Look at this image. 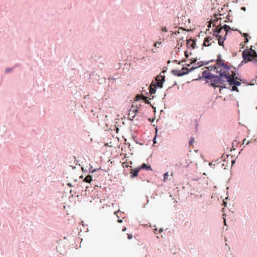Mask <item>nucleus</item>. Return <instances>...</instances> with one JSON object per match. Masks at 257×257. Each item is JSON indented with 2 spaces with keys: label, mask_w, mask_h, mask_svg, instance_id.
<instances>
[{
  "label": "nucleus",
  "mask_w": 257,
  "mask_h": 257,
  "mask_svg": "<svg viewBox=\"0 0 257 257\" xmlns=\"http://www.w3.org/2000/svg\"><path fill=\"white\" fill-rule=\"evenodd\" d=\"M206 43L207 42H205V41H204V42L203 43V46H204V47H207V46H209L210 45H211V44H206Z\"/></svg>",
  "instance_id": "28"
},
{
  "label": "nucleus",
  "mask_w": 257,
  "mask_h": 257,
  "mask_svg": "<svg viewBox=\"0 0 257 257\" xmlns=\"http://www.w3.org/2000/svg\"><path fill=\"white\" fill-rule=\"evenodd\" d=\"M162 31L164 32H167V28L166 27L162 28Z\"/></svg>",
  "instance_id": "33"
},
{
  "label": "nucleus",
  "mask_w": 257,
  "mask_h": 257,
  "mask_svg": "<svg viewBox=\"0 0 257 257\" xmlns=\"http://www.w3.org/2000/svg\"><path fill=\"white\" fill-rule=\"evenodd\" d=\"M188 68L187 67H183L181 69V72L186 71H187Z\"/></svg>",
  "instance_id": "29"
},
{
  "label": "nucleus",
  "mask_w": 257,
  "mask_h": 257,
  "mask_svg": "<svg viewBox=\"0 0 257 257\" xmlns=\"http://www.w3.org/2000/svg\"><path fill=\"white\" fill-rule=\"evenodd\" d=\"M156 80L157 81V83H154L153 82H152L149 88V92H145V91H143V92L145 93L146 95L150 94V96H151L152 94H155L156 92V87H163V83L165 81V76L161 75L158 76L156 78Z\"/></svg>",
  "instance_id": "2"
},
{
  "label": "nucleus",
  "mask_w": 257,
  "mask_h": 257,
  "mask_svg": "<svg viewBox=\"0 0 257 257\" xmlns=\"http://www.w3.org/2000/svg\"><path fill=\"white\" fill-rule=\"evenodd\" d=\"M166 71H167V70H163V71H162V73H166Z\"/></svg>",
  "instance_id": "41"
},
{
  "label": "nucleus",
  "mask_w": 257,
  "mask_h": 257,
  "mask_svg": "<svg viewBox=\"0 0 257 257\" xmlns=\"http://www.w3.org/2000/svg\"><path fill=\"white\" fill-rule=\"evenodd\" d=\"M243 36L244 37H245V38H246V37L248 36V34H247V33H243Z\"/></svg>",
  "instance_id": "36"
},
{
  "label": "nucleus",
  "mask_w": 257,
  "mask_h": 257,
  "mask_svg": "<svg viewBox=\"0 0 257 257\" xmlns=\"http://www.w3.org/2000/svg\"><path fill=\"white\" fill-rule=\"evenodd\" d=\"M70 192L71 193L72 192V190H70Z\"/></svg>",
  "instance_id": "61"
},
{
  "label": "nucleus",
  "mask_w": 257,
  "mask_h": 257,
  "mask_svg": "<svg viewBox=\"0 0 257 257\" xmlns=\"http://www.w3.org/2000/svg\"><path fill=\"white\" fill-rule=\"evenodd\" d=\"M149 120L151 121H152V122L154 121V120L151 119L150 118H149Z\"/></svg>",
  "instance_id": "53"
},
{
  "label": "nucleus",
  "mask_w": 257,
  "mask_h": 257,
  "mask_svg": "<svg viewBox=\"0 0 257 257\" xmlns=\"http://www.w3.org/2000/svg\"><path fill=\"white\" fill-rule=\"evenodd\" d=\"M68 185L70 187H72L71 184L70 183H68Z\"/></svg>",
  "instance_id": "45"
},
{
  "label": "nucleus",
  "mask_w": 257,
  "mask_h": 257,
  "mask_svg": "<svg viewBox=\"0 0 257 257\" xmlns=\"http://www.w3.org/2000/svg\"><path fill=\"white\" fill-rule=\"evenodd\" d=\"M139 171L140 170L138 167L135 168L134 170H132L131 172V178H134L135 177H137L138 175Z\"/></svg>",
  "instance_id": "10"
},
{
  "label": "nucleus",
  "mask_w": 257,
  "mask_h": 257,
  "mask_svg": "<svg viewBox=\"0 0 257 257\" xmlns=\"http://www.w3.org/2000/svg\"><path fill=\"white\" fill-rule=\"evenodd\" d=\"M149 120L151 121H152V122L154 121V120L151 119L150 118H149Z\"/></svg>",
  "instance_id": "50"
},
{
  "label": "nucleus",
  "mask_w": 257,
  "mask_h": 257,
  "mask_svg": "<svg viewBox=\"0 0 257 257\" xmlns=\"http://www.w3.org/2000/svg\"><path fill=\"white\" fill-rule=\"evenodd\" d=\"M149 120L151 121H152V122L154 121V120L151 119L150 118H149Z\"/></svg>",
  "instance_id": "51"
},
{
  "label": "nucleus",
  "mask_w": 257,
  "mask_h": 257,
  "mask_svg": "<svg viewBox=\"0 0 257 257\" xmlns=\"http://www.w3.org/2000/svg\"><path fill=\"white\" fill-rule=\"evenodd\" d=\"M166 96V94H165L164 95V98H163V100H164V99H165V97Z\"/></svg>",
  "instance_id": "49"
},
{
  "label": "nucleus",
  "mask_w": 257,
  "mask_h": 257,
  "mask_svg": "<svg viewBox=\"0 0 257 257\" xmlns=\"http://www.w3.org/2000/svg\"><path fill=\"white\" fill-rule=\"evenodd\" d=\"M248 42V39L247 38H245L244 39V43H246Z\"/></svg>",
  "instance_id": "35"
},
{
  "label": "nucleus",
  "mask_w": 257,
  "mask_h": 257,
  "mask_svg": "<svg viewBox=\"0 0 257 257\" xmlns=\"http://www.w3.org/2000/svg\"><path fill=\"white\" fill-rule=\"evenodd\" d=\"M154 97H155L154 96H153L151 99L154 98Z\"/></svg>",
  "instance_id": "56"
},
{
  "label": "nucleus",
  "mask_w": 257,
  "mask_h": 257,
  "mask_svg": "<svg viewBox=\"0 0 257 257\" xmlns=\"http://www.w3.org/2000/svg\"><path fill=\"white\" fill-rule=\"evenodd\" d=\"M127 238H128V239H131L133 238V235L132 234H127Z\"/></svg>",
  "instance_id": "30"
},
{
  "label": "nucleus",
  "mask_w": 257,
  "mask_h": 257,
  "mask_svg": "<svg viewBox=\"0 0 257 257\" xmlns=\"http://www.w3.org/2000/svg\"><path fill=\"white\" fill-rule=\"evenodd\" d=\"M206 68L209 70L214 71L218 68L217 67V65H216V66L214 65V66H208V67H206Z\"/></svg>",
  "instance_id": "17"
},
{
  "label": "nucleus",
  "mask_w": 257,
  "mask_h": 257,
  "mask_svg": "<svg viewBox=\"0 0 257 257\" xmlns=\"http://www.w3.org/2000/svg\"><path fill=\"white\" fill-rule=\"evenodd\" d=\"M176 85V82H175V83H174V85Z\"/></svg>",
  "instance_id": "62"
},
{
  "label": "nucleus",
  "mask_w": 257,
  "mask_h": 257,
  "mask_svg": "<svg viewBox=\"0 0 257 257\" xmlns=\"http://www.w3.org/2000/svg\"><path fill=\"white\" fill-rule=\"evenodd\" d=\"M245 140H246V139H244V140H243V142H244L245 141Z\"/></svg>",
  "instance_id": "59"
},
{
  "label": "nucleus",
  "mask_w": 257,
  "mask_h": 257,
  "mask_svg": "<svg viewBox=\"0 0 257 257\" xmlns=\"http://www.w3.org/2000/svg\"><path fill=\"white\" fill-rule=\"evenodd\" d=\"M200 78H201L200 77L199 78L195 79H194L193 80H194V81H198V80H199Z\"/></svg>",
  "instance_id": "42"
},
{
  "label": "nucleus",
  "mask_w": 257,
  "mask_h": 257,
  "mask_svg": "<svg viewBox=\"0 0 257 257\" xmlns=\"http://www.w3.org/2000/svg\"><path fill=\"white\" fill-rule=\"evenodd\" d=\"M171 32V35L172 36H173L174 35V32Z\"/></svg>",
  "instance_id": "43"
},
{
  "label": "nucleus",
  "mask_w": 257,
  "mask_h": 257,
  "mask_svg": "<svg viewBox=\"0 0 257 257\" xmlns=\"http://www.w3.org/2000/svg\"><path fill=\"white\" fill-rule=\"evenodd\" d=\"M139 170H152L151 166L150 165H147L146 163H143L141 166L138 167Z\"/></svg>",
  "instance_id": "9"
},
{
  "label": "nucleus",
  "mask_w": 257,
  "mask_h": 257,
  "mask_svg": "<svg viewBox=\"0 0 257 257\" xmlns=\"http://www.w3.org/2000/svg\"><path fill=\"white\" fill-rule=\"evenodd\" d=\"M241 10H242L243 11H245V7H242L241 8Z\"/></svg>",
  "instance_id": "44"
},
{
  "label": "nucleus",
  "mask_w": 257,
  "mask_h": 257,
  "mask_svg": "<svg viewBox=\"0 0 257 257\" xmlns=\"http://www.w3.org/2000/svg\"><path fill=\"white\" fill-rule=\"evenodd\" d=\"M242 56L243 60L241 61V64L251 61L254 64L257 65V53L255 50L252 49L244 50Z\"/></svg>",
  "instance_id": "3"
},
{
  "label": "nucleus",
  "mask_w": 257,
  "mask_h": 257,
  "mask_svg": "<svg viewBox=\"0 0 257 257\" xmlns=\"http://www.w3.org/2000/svg\"><path fill=\"white\" fill-rule=\"evenodd\" d=\"M185 56L186 58H188V57H189V55H188L187 51L185 52Z\"/></svg>",
  "instance_id": "34"
},
{
  "label": "nucleus",
  "mask_w": 257,
  "mask_h": 257,
  "mask_svg": "<svg viewBox=\"0 0 257 257\" xmlns=\"http://www.w3.org/2000/svg\"><path fill=\"white\" fill-rule=\"evenodd\" d=\"M184 62V61H180V62H179V64H181V63H182V62Z\"/></svg>",
  "instance_id": "48"
},
{
  "label": "nucleus",
  "mask_w": 257,
  "mask_h": 257,
  "mask_svg": "<svg viewBox=\"0 0 257 257\" xmlns=\"http://www.w3.org/2000/svg\"><path fill=\"white\" fill-rule=\"evenodd\" d=\"M168 177V172H166L164 175V181H166Z\"/></svg>",
  "instance_id": "25"
},
{
  "label": "nucleus",
  "mask_w": 257,
  "mask_h": 257,
  "mask_svg": "<svg viewBox=\"0 0 257 257\" xmlns=\"http://www.w3.org/2000/svg\"><path fill=\"white\" fill-rule=\"evenodd\" d=\"M82 171H83V172H84V171H85V170H84V168H83V167H82Z\"/></svg>",
  "instance_id": "47"
},
{
  "label": "nucleus",
  "mask_w": 257,
  "mask_h": 257,
  "mask_svg": "<svg viewBox=\"0 0 257 257\" xmlns=\"http://www.w3.org/2000/svg\"><path fill=\"white\" fill-rule=\"evenodd\" d=\"M222 29H223L226 31V34L229 32V31L230 30H231V28L229 26H228V25H227L226 24L224 25V26H223Z\"/></svg>",
  "instance_id": "19"
},
{
  "label": "nucleus",
  "mask_w": 257,
  "mask_h": 257,
  "mask_svg": "<svg viewBox=\"0 0 257 257\" xmlns=\"http://www.w3.org/2000/svg\"><path fill=\"white\" fill-rule=\"evenodd\" d=\"M249 142H250L249 141H248V142H247V143H246V145H248V144H249Z\"/></svg>",
  "instance_id": "54"
},
{
  "label": "nucleus",
  "mask_w": 257,
  "mask_h": 257,
  "mask_svg": "<svg viewBox=\"0 0 257 257\" xmlns=\"http://www.w3.org/2000/svg\"><path fill=\"white\" fill-rule=\"evenodd\" d=\"M217 67L218 68H222V69H221L220 70H222V71H225L226 73H227V72L228 71H229L230 69V66L228 65L227 64H225L224 63V61L223 62H221V64H220L219 65L217 66Z\"/></svg>",
  "instance_id": "6"
},
{
  "label": "nucleus",
  "mask_w": 257,
  "mask_h": 257,
  "mask_svg": "<svg viewBox=\"0 0 257 257\" xmlns=\"http://www.w3.org/2000/svg\"><path fill=\"white\" fill-rule=\"evenodd\" d=\"M231 90L232 91H238V89L237 88V87H236V86H232Z\"/></svg>",
  "instance_id": "26"
},
{
  "label": "nucleus",
  "mask_w": 257,
  "mask_h": 257,
  "mask_svg": "<svg viewBox=\"0 0 257 257\" xmlns=\"http://www.w3.org/2000/svg\"><path fill=\"white\" fill-rule=\"evenodd\" d=\"M201 66H202V65H199L198 66L194 67H192V68H191V69H187V71H186V72H187V74H188L189 72H191V71H192L194 70L195 69H197V68H199V67H201Z\"/></svg>",
  "instance_id": "21"
},
{
  "label": "nucleus",
  "mask_w": 257,
  "mask_h": 257,
  "mask_svg": "<svg viewBox=\"0 0 257 257\" xmlns=\"http://www.w3.org/2000/svg\"><path fill=\"white\" fill-rule=\"evenodd\" d=\"M156 135H155V137L153 139V141H154V143H156V142L155 141H156Z\"/></svg>",
  "instance_id": "38"
},
{
  "label": "nucleus",
  "mask_w": 257,
  "mask_h": 257,
  "mask_svg": "<svg viewBox=\"0 0 257 257\" xmlns=\"http://www.w3.org/2000/svg\"><path fill=\"white\" fill-rule=\"evenodd\" d=\"M141 97V96H140V95L136 96V101L139 100Z\"/></svg>",
  "instance_id": "32"
},
{
  "label": "nucleus",
  "mask_w": 257,
  "mask_h": 257,
  "mask_svg": "<svg viewBox=\"0 0 257 257\" xmlns=\"http://www.w3.org/2000/svg\"><path fill=\"white\" fill-rule=\"evenodd\" d=\"M226 34L223 37L222 36L219 35L218 37H216L218 39V45L220 46H224V41L226 39Z\"/></svg>",
  "instance_id": "8"
},
{
  "label": "nucleus",
  "mask_w": 257,
  "mask_h": 257,
  "mask_svg": "<svg viewBox=\"0 0 257 257\" xmlns=\"http://www.w3.org/2000/svg\"><path fill=\"white\" fill-rule=\"evenodd\" d=\"M138 112L137 109L134 108L133 109H131L130 112L128 113V115L132 117L130 118L131 120H133V118L136 116V113Z\"/></svg>",
  "instance_id": "12"
},
{
  "label": "nucleus",
  "mask_w": 257,
  "mask_h": 257,
  "mask_svg": "<svg viewBox=\"0 0 257 257\" xmlns=\"http://www.w3.org/2000/svg\"><path fill=\"white\" fill-rule=\"evenodd\" d=\"M225 82H226V79L224 80V78L222 80L221 82L219 83V84L218 85L219 86V87L220 88V92H221V89H225L226 88Z\"/></svg>",
  "instance_id": "14"
},
{
  "label": "nucleus",
  "mask_w": 257,
  "mask_h": 257,
  "mask_svg": "<svg viewBox=\"0 0 257 257\" xmlns=\"http://www.w3.org/2000/svg\"><path fill=\"white\" fill-rule=\"evenodd\" d=\"M194 142V139H193V138H191V140L189 141V144L190 146H191V145H192V144Z\"/></svg>",
  "instance_id": "27"
},
{
  "label": "nucleus",
  "mask_w": 257,
  "mask_h": 257,
  "mask_svg": "<svg viewBox=\"0 0 257 257\" xmlns=\"http://www.w3.org/2000/svg\"><path fill=\"white\" fill-rule=\"evenodd\" d=\"M116 213H117V212H116V211L114 212V214H116Z\"/></svg>",
  "instance_id": "60"
},
{
  "label": "nucleus",
  "mask_w": 257,
  "mask_h": 257,
  "mask_svg": "<svg viewBox=\"0 0 257 257\" xmlns=\"http://www.w3.org/2000/svg\"><path fill=\"white\" fill-rule=\"evenodd\" d=\"M187 45L188 47H191L194 49L196 46V40L190 39L187 41Z\"/></svg>",
  "instance_id": "7"
},
{
  "label": "nucleus",
  "mask_w": 257,
  "mask_h": 257,
  "mask_svg": "<svg viewBox=\"0 0 257 257\" xmlns=\"http://www.w3.org/2000/svg\"><path fill=\"white\" fill-rule=\"evenodd\" d=\"M92 180V176L88 175L85 177L84 181L87 183H90Z\"/></svg>",
  "instance_id": "16"
},
{
  "label": "nucleus",
  "mask_w": 257,
  "mask_h": 257,
  "mask_svg": "<svg viewBox=\"0 0 257 257\" xmlns=\"http://www.w3.org/2000/svg\"><path fill=\"white\" fill-rule=\"evenodd\" d=\"M145 93H143L142 94V95H141V99L144 100V101L145 102V103L151 104V103H150V101L148 100V98L145 95ZM151 105L152 106V107L153 108H154L155 109H156V107H154L152 105Z\"/></svg>",
  "instance_id": "13"
},
{
  "label": "nucleus",
  "mask_w": 257,
  "mask_h": 257,
  "mask_svg": "<svg viewBox=\"0 0 257 257\" xmlns=\"http://www.w3.org/2000/svg\"><path fill=\"white\" fill-rule=\"evenodd\" d=\"M163 228H160V230H159V232L160 233L162 232L163 231Z\"/></svg>",
  "instance_id": "40"
},
{
  "label": "nucleus",
  "mask_w": 257,
  "mask_h": 257,
  "mask_svg": "<svg viewBox=\"0 0 257 257\" xmlns=\"http://www.w3.org/2000/svg\"><path fill=\"white\" fill-rule=\"evenodd\" d=\"M117 222H118V223H122V219H118V220H117Z\"/></svg>",
  "instance_id": "37"
},
{
  "label": "nucleus",
  "mask_w": 257,
  "mask_h": 257,
  "mask_svg": "<svg viewBox=\"0 0 257 257\" xmlns=\"http://www.w3.org/2000/svg\"><path fill=\"white\" fill-rule=\"evenodd\" d=\"M235 162V160H232L231 161V165H233Z\"/></svg>",
  "instance_id": "39"
},
{
  "label": "nucleus",
  "mask_w": 257,
  "mask_h": 257,
  "mask_svg": "<svg viewBox=\"0 0 257 257\" xmlns=\"http://www.w3.org/2000/svg\"><path fill=\"white\" fill-rule=\"evenodd\" d=\"M239 80L241 81V79L239 78H235L232 79V78L230 76V75L227 73L226 81L230 84V85L236 87L240 86L241 83L239 81Z\"/></svg>",
  "instance_id": "4"
},
{
  "label": "nucleus",
  "mask_w": 257,
  "mask_h": 257,
  "mask_svg": "<svg viewBox=\"0 0 257 257\" xmlns=\"http://www.w3.org/2000/svg\"><path fill=\"white\" fill-rule=\"evenodd\" d=\"M256 109H257V106L256 107Z\"/></svg>",
  "instance_id": "63"
},
{
  "label": "nucleus",
  "mask_w": 257,
  "mask_h": 257,
  "mask_svg": "<svg viewBox=\"0 0 257 257\" xmlns=\"http://www.w3.org/2000/svg\"><path fill=\"white\" fill-rule=\"evenodd\" d=\"M183 37H182L181 38H180V40H183Z\"/></svg>",
  "instance_id": "58"
},
{
  "label": "nucleus",
  "mask_w": 257,
  "mask_h": 257,
  "mask_svg": "<svg viewBox=\"0 0 257 257\" xmlns=\"http://www.w3.org/2000/svg\"><path fill=\"white\" fill-rule=\"evenodd\" d=\"M89 172H92L93 173L97 171V169H94L93 170H91V169L92 168V166L90 165V164L89 165Z\"/></svg>",
  "instance_id": "24"
},
{
  "label": "nucleus",
  "mask_w": 257,
  "mask_h": 257,
  "mask_svg": "<svg viewBox=\"0 0 257 257\" xmlns=\"http://www.w3.org/2000/svg\"><path fill=\"white\" fill-rule=\"evenodd\" d=\"M221 28L216 27L215 29L213 30V36L212 37V38H214V36L218 37V36H219V34L221 33Z\"/></svg>",
  "instance_id": "11"
},
{
  "label": "nucleus",
  "mask_w": 257,
  "mask_h": 257,
  "mask_svg": "<svg viewBox=\"0 0 257 257\" xmlns=\"http://www.w3.org/2000/svg\"><path fill=\"white\" fill-rule=\"evenodd\" d=\"M171 73L173 74L175 76H178V77H181L187 74V72H181V70H171Z\"/></svg>",
  "instance_id": "5"
},
{
  "label": "nucleus",
  "mask_w": 257,
  "mask_h": 257,
  "mask_svg": "<svg viewBox=\"0 0 257 257\" xmlns=\"http://www.w3.org/2000/svg\"><path fill=\"white\" fill-rule=\"evenodd\" d=\"M212 165V163H209V165H210V166H211Z\"/></svg>",
  "instance_id": "55"
},
{
  "label": "nucleus",
  "mask_w": 257,
  "mask_h": 257,
  "mask_svg": "<svg viewBox=\"0 0 257 257\" xmlns=\"http://www.w3.org/2000/svg\"><path fill=\"white\" fill-rule=\"evenodd\" d=\"M237 74L238 73H236V72L232 71V74L231 75H230V76H231V77L232 78V79H234L235 78H238V77L236 76Z\"/></svg>",
  "instance_id": "22"
},
{
  "label": "nucleus",
  "mask_w": 257,
  "mask_h": 257,
  "mask_svg": "<svg viewBox=\"0 0 257 257\" xmlns=\"http://www.w3.org/2000/svg\"><path fill=\"white\" fill-rule=\"evenodd\" d=\"M149 120L151 121H152V122L154 121V120L151 119L150 118H149Z\"/></svg>",
  "instance_id": "52"
},
{
  "label": "nucleus",
  "mask_w": 257,
  "mask_h": 257,
  "mask_svg": "<svg viewBox=\"0 0 257 257\" xmlns=\"http://www.w3.org/2000/svg\"><path fill=\"white\" fill-rule=\"evenodd\" d=\"M185 31V30L182 28H179L178 31H175L174 32V35H177L178 34H179L181 33H184Z\"/></svg>",
  "instance_id": "18"
},
{
  "label": "nucleus",
  "mask_w": 257,
  "mask_h": 257,
  "mask_svg": "<svg viewBox=\"0 0 257 257\" xmlns=\"http://www.w3.org/2000/svg\"><path fill=\"white\" fill-rule=\"evenodd\" d=\"M161 44V42H158L154 44L155 47H157V45H160Z\"/></svg>",
  "instance_id": "31"
},
{
  "label": "nucleus",
  "mask_w": 257,
  "mask_h": 257,
  "mask_svg": "<svg viewBox=\"0 0 257 257\" xmlns=\"http://www.w3.org/2000/svg\"><path fill=\"white\" fill-rule=\"evenodd\" d=\"M126 228L125 227H124L123 229H122V231H125L126 230Z\"/></svg>",
  "instance_id": "46"
},
{
  "label": "nucleus",
  "mask_w": 257,
  "mask_h": 257,
  "mask_svg": "<svg viewBox=\"0 0 257 257\" xmlns=\"http://www.w3.org/2000/svg\"><path fill=\"white\" fill-rule=\"evenodd\" d=\"M214 61L213 60H209L208 61H201L200 63H202V64H201L202 66V65H207L210 62H213ZM200 62H198L197 63V64L198 65H200L199 64Z\"/></svg>",
  "instance_id": "20"
},
{
  "label": "nucleus",
  "mask_w": 257,
  "mask_h": 257,
  "mask_svg": "<svg viewBox=\"0 0 257 257\" xmlns=\"http://www.w3.org/2000/svg\"><path fill=\"white\" fill-rule=\"evenodd\" d=\"M216 73L218 75H214L207 70L203 71L202 73V78L207 79L206 83L214 89L219 87L218 85L223 78L226 79L227 74L225 71H222V70H216Z\"/></svg>",
  "instance_id": "1"
},
{
  "label": "nucleus",
  "mask_w": 257,
  "mask_h": 257,
  "mask_svg": "<svg viewBox=\"0 0 257 257\" xmlns=\"http://www.w3.org/2000/svg\"><path fill=\"white\" fill-rule=\"evenodd\" d=\"M212 37H207L206 38H205L204 39V41H205V42H209L210 41H211L212 39Z\"/></svg>",
  "instance_id": "23"
},
{
  "label": "nucleus",
  "mask_w": 257,
  "mask_h": 257,
  "mask_svg": "<svg viewBox=\"0 0 257 257\" xmlns=\"http://www.w3.org/2000/svg\"><path fill=\"white\" fill-rule=\"evenodd\" d=\"M224 223H225V225H226V221H225V219H224Z\"/></svg>",
  "instance_id": "57"
},
{
  "label": "nucleus",
  "mask_w": 257,
  "mask_h": 257,
  "mask_svg": "<svg viewBox=\"0 0 257 257\" xmlns=\"http://www.w3.org/2000/svg\"><path fill=\"white\" fill-rule=\"evenodd\" d=\"M216 65L218 66L221 63V62H223L224 61L222 59V56L221 54H218L217 57V59L215 60Z\"/></svg>",
  "instance_id": "15"
}]
</instances>
